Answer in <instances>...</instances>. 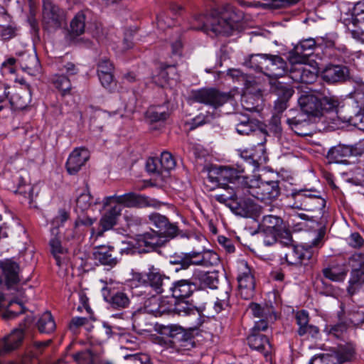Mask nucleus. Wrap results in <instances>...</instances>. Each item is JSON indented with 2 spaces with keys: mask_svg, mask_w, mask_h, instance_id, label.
Returning a JSON list of instances; mask_svg holds the SVG:
<instances>
[{
  "mask_svg": "<svg viewBox=\"0 0 364 364\" xmlns=\"http://www.w3.org/2000/svg\"><path fill=\"white\" fill-rule=\"evenodd\" d=\"M149 220L150 224L157 229L156 232L168 238H173L178 234V226L175 223H170L164 215L156 213H151L149 215Z\"/></svg>",
  "mask_w": 364,
  "mask_h": 364,
  "instance_id": "412c9836",
  "label": "nucleus"
},
{
  "mask_svg": "<svg viewBox=\"0 0 364 364\" xmlns=\"http://www.w3.org/2000/svg\"><path fill=\"white\" fill-rule=\"evenodd\" d=\"M230 306V287L221 293L214 303L213 309L217 314L226 310Z\"/></svg>",
  "mask_w": 364,
  "mask_h": 364,
  "instance_id": "864d4df0",
  "label": "nucleus"
},
{
  "mask_svg": "<svg viewBox=\"0 0 364 364\" xmlns=\"http://www.w3.org/2000/svg\"><path fill=\"white\" fill-rule=\"evenodd\" d=\"M248 309L255 317L260 318H264L266 319H270L271 321L276 319L274 309L272 306L265 305L262 306L257 303H251L249 305Z\"/></svg>",
  "mask_w": 364,
  "mask_h": 364,
  "instance_id": "c03bdc74",
  "label": "nucleus"
},
{
  "mask_svg": "<svg viewBox=\"0 0 364 364\" xmlns=\"http://www.w3.org/2000/svg\"><path fill=\"white\" fill-rule=\"evenodd\" d=\"M237 279L240 294L244 299H248L253 295L255 287V278L252 269L245 260H241L237 262Z\"/></svg>",
  "mask_w": 364,
  "mask_h": 364,
  "instance_id": "4468645a",
  "label": "nucleus"
},
{
  "mask_svg": "<svg viewBox=\"0 0 364 364\" xmlns=\"http://www.w3.org/2000/svg\"><path fill=\"white\" fill-rule=\"evenodd\" d=\"M276 92L278 95V99L288 101L293 95L294 91L289 85L278 82L276 85Z\"/></svg>",
  "mask_w": 364,
  "mask_h": 364,
  "instance_id": "052dcab7",
  "label": "nucleus"
},
{
  "mask_svg": "<svg viewBox=\"0 0 364 364\" xmlns=\"http://www.w3.org/2000/svg\"><path fill=\"white\" fill-rule=\"evenodd\" d=\"M102 293L105 300L113 309L122 310L128 308L130 304V299L124 291H115L105 287L102 289Z\"/></svg>",
  "mask_w": 364,
  "mask_h": 364,
  "instance_id": "5701e85b",
  "label": "nucleus"
},
{
  "mask_svg": "<svg viewBox=\"0 0 364 364\" xmlns=\"http://www.w3.org/2000/svg\"><path fill=\"white\" fill-rule=\"evenodd\" d=\"M58 70L62 74L55 75L52 78V82L55 87L61 92L62 95H68L72 89V85L70 80L64 73L68 75H74L77 73L78 69L73 63L67 62L60 64Z\"/></svg>",
  "mask_w": 364,
  "mask_h": 364,
  "instance_id": "f3484780",
  "label": "nucleus"
},
{
  "mask_svg": "<svg viewBox=\"0 0 364 364\" xmlns=\"http://www.w3.org/2000/svg\"><path fill=\"white\" fill-rule=\"evenodd\" d=\"M133 280L139 284L134 294L136 296H145L146 297L152 292L156 294L164 293V288L170 278L166 276L159 268L153 264H149L147 272L134 273Z\"/></svg>",
  "mask_w": 364,
  "mask_h": 364,
  "instance_id": "7ed1b4c3",
  "label": "nucleus"
},
{
  "mask_svg": "<svg viewBox=\"0 0 364 364\" xmlns=\"http://www.w3.org/2000/svg\"><path fill=\"white\" fill-rule=\"evenodd\" d=\"M159 294L151 293L149 296H141L144 301L143 309L145 313L156 317L168 315L178 311L175 301L169 297H159Z\"/></svg>",
  "mask_w": 364,
  "mask_h": 364,
  "instance_id": "1a4fd4ad",
  "label": "nucleus"
},
{
  "mask_svg": "<svg viewBox=\"0 0 364 364\" xmlns=\"http://www.w3.org/2000/svg\"><path fill=\"white\" fill-rule=\"evenodd\" d=\"M243 18V13L230 4L223 5L220 8L211 11L210 15L194 16L191 28L210 31L215 35H229L235 28L236 23Z\"/></svg>",
  "mask_w": 364,
  "mask_h": 364,
  "instance_id": "f257e3e1",
  "label": "nucleus"
},
{
  "mask_svg": "<svg viewBox=\"0 0 364 364\" xmlns=\"http://www.w3.org/2000/svg\"><path fill=\"white\" fill-rule=\"evenodd\" d=\"M167 238L168 237L156 230H151V231L138 235L136 237V241L139 246H144L146 247L154 249L156 247L163 245Z\"/></svg>",
  "mask_w": 364,
  "mask_h": 364,
  "instance_id": "c756f323",
  "label": "nucleus"
},
{
  "mask_svg": "<svg viewBox=\"0 0 364 364\" xmlns=\"http://www.w3.org/2000/svg\"><path fill=\"white\" fill-rule=\"evenodd\" d=\"M363 152L364 141H360L353 146L339 144L329 149L327 158L330 162L343 163L346 158L359 156Z\"/></svg>",
  "mask_w": 364,
  "mask_h": 364,
  "instance_id": "dca6fc26",
  "label": "nucleus"
},
{
  "mask_svg": "<svg viewBox=\"0 0 364 364\" xmlns=\"http://www.w3.org/2000/svg\"><path fill=\"white\" fill-rule=\"evenodd\" d=\"M245 191L259 200L265 201L278 198L281 189L278 181H262L259 179L252 178Z\"/></svg>",
  "mask_w": 364,
  "mask_h": 364,
  "instance_id": "9d476101",
  "label": "nucleus"
},
{
  "mask_svg": "<svg viewBox=\"0 0 364 364\" xmlns=\"http://www.w3.org/2000/svg\"><path fill=\"white\" fill-rule=\"evenodd\" d=\"M326 234L324 228H320L316 233V237L309 245H290L282 257L289 265L308 266L316 262L314 248L321 247L323 245V238Z\"/></svg>",
  "mask_w": 364,
  "mask_h": 364,
  "instance_id": "39448f33",
  "label": "nucleus"
},
{
  "mask_svg": "<svg viewBox=\"0 0 364 364\" xmlns=\"http://www.w3.org/2000/svg\"><path fill=\"white\" fill-rule=\"evenodd\" d=\"M85 15L83 12H78L72 19L70 24V34L73 37L82 35L85 32Z\"/></svg>",
  "mask_w": 364,
  "mask_h": 364,
  "instance_id": "de8ad7c7",
  "label": "nucleus"
},
{
  "mask_svg": "<svg viewBox=\"0 0 364 364\" xmlns=\"http://www.w3.org/2000/svg\"><path fill=\"white\" fill-rule=\"evenodd\" d=\"M355 348L351 343L340 345L334 355L338 358V362L341 364L345 362L351 361L355 357Z\"/></svg>",
  "mask_w": 364,
  "mask_h": 364,
  "instance_id": "09e8293b",
  "label": "nucleus"
},
{
  "mask_svg": "<svg viewBox=\"0 0 364 364\" xmlns=\"http://www.w3.org/2000/svg\"><path fill=\"white\" fill-rule=\"evenodd\" d=\"M290 61L293 64L290 69V77L293 80L310 84L316 80V73L311 71L306 65H304V61H299L292 57Z\"/></svg>",
  "mask_w": 364,
  "mask_h": 364,
  "instance_id": "b1692460",
  "label": "nucleus"
},
{
  "mask_svg": "<svg viewBox=\"0 0 364 364\" xmlns=\"http://www.w3.org/2000/svg\"><path fill=\"white\" fill-rule=\"evenodd\" d=\"M202 252L203 267L216 266L220 263V257L213 250H204Z\"/></svg>",
  "mask_w": 364,
  "mask_h": 364,
  "instance_id": "6e6d98bb",
  "label": "nucleus"
},
{
  "mask_svg": "<svg viewBox=\"0 0 364 364\" xmlns=\"http://www.w3.org/2000/svg\"><path fill=\"white\" fill-rule=\"evenodd\" d=\"M309 194V190H299L292 192L289 198L293 200V203L289 206L292 208L304 210V205L307 203Z\"/></svg>",
  "mask_w": 364,
  "mask_h": 364,
  "instance_id": "8fccbe9b",
  "label": "nucleus"
},
{
  "mask_svg": "<svg viewBox=\"0 0 364 364\" xmlns=\"http://www.w3.org/2000/svg\"><path fill=\"white\" fill-rule=\"evenodd\" d=\"M168 117L169 113L164 106H152L146 112V117L151 122H164Z\"/></svg>",
  "mask_w": 364,
  "mask_h": 364,
  "instance_id": "a18cd8bd",
  "label": "nucleus"
},
{
  "mask_svg": "<svg viewBox=\"0 0 364 364\" xmlns=\"http://www.w3.org/2000/svg\"><path fill=\"white\" fill-rule=\"evenodd\" d=\"M309 364H339L333 354H320L311 358Z\"/></svg>",
  "mask_w": 364,
  "mask_h": 364,
  "instance_id": "bf43d9fd",
  "label": "nucleus"
},
{
  "mask_svg": "<svg viewBox=\"0 0 364 364\" xmlns=\"http://www.w3.org/2000/svg\"><path fill=\"white\" fill-rule=\"evenodd\" d=\"M14 186L12 188L15 193L23 196L25 198L28 199L29 203L33 200V188L31 184L26 183L25 178L19 173L12 176Z\"/></svg>",
  "mask_w": 364,
  "mask_h": 364,
  "instance_id": "4c0bfd02",
  "label": "nucleus"
},
{
  "mask_svg": "<svg viewBox=\"0 0 364 364\" xmlns=\"http://www.w3.org/2000/svg\"><path fill=\"white\" fill-rule=\"evenodd\" d=\"M170 262L173 264L181 265L180 269H186L189 267L188 252L181 253L171 257Z\"/></svg>",
  "mask_w": 364,
  "mask_h": 364,
  "instance_id": "69168bd1",
  "label": "nucleus"
},
{
  "mask_svg": "<svg viewBox=\"0 0 364 364\" xmlns=\"http://www.w3.org/2000/svg\"><path fill=\"white\" fill-rule=\"evenodd\" d=\"M200 285L209 289H216L219 282L217 274L215 272H200L198 275Z\"/></svg>",
  "mask_w": 364,
  "mask_h": 364,
  "instance_id": "3c124183",
  "label": "nucleus"
},
{
  "mask_svg": "<svg viewBox=\"0 0 364 364\" xmlns=\"http://www.w3.org/2000/svg\"><path fill=\"white\" fill-rule=\"evenodd\" d=\"M210 171L205 179V184L209 183L213 185L210 188L213 189L215 186L220 185H226V183H230L234 185L232 186L235 188L237 187L247 186L250 183V178L244 175L245 170L241 166L235 168L231 166H220ZM230 187L227 186L224 187L225 191Z\"/></svg>",
  "mask_w": 364,
  "mask_h": 364,
  "instance_id": "0eeeda50",
  "label": "nucleus"
},
{
  "mask_svg": "<svg viewBox=\"0 0 364 364\" xmlns=\"http://www.w3.org/2000/svg\"><path fill=\"white\" fill-rule=\"evenodd\" d=\"M16 62L14 58H9L5 60L1 67V72L3 75H12L16 71Z\"/></svg>",
  "mask_w": 364,
  "mask_h": 364,
  "instance_id": "0e129e2a",
  "label": "nucleus"
},
{
  "mask_svg": "<svg viewBox=\"0 0 364 364\" xmlns=\"http://www.w3.org/2000/svg\"><path fill=\"white\" fill-rule=\"evenodd\" d=\"M42 25L49 31L60 28L65 23V12L50 0H43Z\"/></svg>",
  "mask_w": 364,
  "mask_h": 364,
  "instance_id": "9b49d317",
  "label": "nucleus"
},
{
  "mask_svg": "<svg viewBox=\"0 0 364 364\" xmlns=\"http://www.w3.org/2000/svg\"><path fill=\"white\" fill-rule=\"evenodd\" d=\"M94 259L102 265L115 266L118 259L114 255V247H100L93 253Z\"/></svg>",
  "mask_w": 364,
  "mask_h": 364,
  "instance_id": "58836bf2",
  "label": "nucleus"
},
{
  "mask_svg": "<svg viewBox=\"0 0 364 364\" xmlns=\"http://www.w3.org/2000/svg\"><path fill=\"white\" fill-rule=\"evenodd\" d=\"M176 73V68L172 65L161 66L157 74L152 77L153 82L159 87H165L168 84L171 75Z\"/></svg>",
  "mask_w": 364,
  "mask_h": 364,
  "instance_id": "37998d69",
  "label": "nucleus"
},
{
  "mask_svg": "<svg viewBox=\"0 0 364 364\" xmlns=\"http://www.w3.org/2000/svg\"><path fill=\"white\" fill-rule=\"evenodd\" d=\"M49 246L56 264L60 267L66 261L67 249L62 246L60 240L57 237H53L50 240Z\"/></svg>",
  "mask_w": 364,
  "mask_h": 364,
  "instance_id": "79ce46f5",
  "label": "nucleus"
},
{
  "mask_svg": "<svg viewBox=\"0 0 364 364\" xmlns=\"http://www.w3.org/2000/svg\"><path fill=\"white\" fill-rule=\"evenodd\" d=\"M10 103L16 109H23L31 102V91L28 85L26 89L20 88L11 93Z\"/></svg>",
  "mask_w": 364,
  "mask_h": 364,
  "instance_id": "e433bc0d",
  "label": "nucleus"
},
{
  "mask_svg": "<svg viewBox=\"0 0 364 364\" xmlns=\"http://www.w3.org/2000/svg\"><path fill=\"white\" fill-rule=\"evenodd\" d=\"M74 360L77 364H92V355L88 351H82L73 355Z\"/></svg>",
  "mask_w": 364,
  "mask_h": 364,
  "instance_id": "338daca9",
  "label": "nucleus"
},
{
  "mask_svg": "<svg viewBox=\"0 0 364 364\" xmlns=\"http://www.w3.org/2000/svg\"><path fill=\"white\" fill-rule=\"evenodd\" d=\"M90 158L88 151L85 148H76L66 161L67 171L70 175L76 174Z\"/></svg>",
  "mask_w": 364,
  "mask_h": 364,
  "instance_id": "393cba45",
  "label": "nucleus"
},
{
  "mask_svg": "<svg viewBox=\"0 0 364 364\" xmlns=\"http://www.w3.org/2000/svg\"><path fill=\"white\" fill-rule=\"evenodd\" d=\"M236 120L237 121L235 124L237 132L241 135H249L253 133L259 136L260 141L257 142V146L263 152L264 144L266 142V133L260 129L259 122L244 114H236Z\"/></svg>",
  "mask_w": 364,
  "mask_h": 364,
  "instance_id": "ddd939ff",
  "label": "nucleus"
},
{
  "mask_svg": "<svg viewBox=\"0 0 364 364\" xmlns=\"http://www.w3.org/2000/svg\"><path fill=\"white\" fill-rule=\"evenodd\" d=\"M123 205L127 208H143L146 207L159 208L161 202L141 194L129 192L123 195L106 196L102 200V207L106 208L112 205Z\"/></svg>",
  "mask_w": 364,
  "mask_h": 364,
  "instance_id": "6e6552de",
  "label": "nucleus"
},
{
  "mask_svg": "<svg viewBox=\"0 0 364 364\" xmlns=\"http://www.w3.org/2000/svg\"><path fill=\"white\" fill-rule=\"evenodd\" d=\"M171 337L172 346L177 351L189 350L193 346L191 338L181 328L172 330Z\"/></svg>",
  "mask_w": 364,
  "mask_h": 364,
  "instance_id": "c9c22d12",
  "label": "nucleus"
},
{
  "mask_svg": "<svg viewBox=\"0 0 364 364\" xmlns=\"http://www.w3.org/2000/svg\"><path fill=\"white\" fill-rule=\"evenodd\" d=\"M301 111L309 117H321L325 113L337 112L341 101L329 92L314 91L298 99Z\"/></svg>",
  "mask_w": 364,
  "mask_h": 364,
  "instance_id": "f03ea898",
  "label": "nucleus"
},
{
  "mask_svg": "<svg viewBox=\"0 0 364 364\" xmlns=\"http://www.w3.org/2000/svg\"><path fill=\"white\" fill-rule=\"evenodd\" d=\"M348 326L345 322H340L335 325H327L324 331L329 335L340 338L343 334L347 331Z\"/></svg>",
  "mask_w": 364,
  "mask_h": 364,
  "instance_id": "5fc2aeb1",
  "label": "nucleus"
},
{
  "mask_svg": "<svg viewBox=\"0 0 364 364\" xmlns=\"http://www.w3.org/2000/svg\"><path fill=\"white\" fill-rule=\"evenodd\" d=\"M0 271L8 289L14 288L20 282V266L13 259L1 260Z\"/></svg>",
  "mask_w": 364,
  "mask_h": 364,
  "instance_id": "6ab92c4d",
  "label": "nucleus"
},
{
  "mask_svg": "<svg viewBox=\"0 0 364 364\" xmlns=\"http://www.w3.org/2000/svg\"><path fill=\"white\" fill-rule=\"evenodd\" d=\"M246 186L228 187L225 193L216 194L215 199L225 205L228 206L233 213L242 217H251L257 210L256 205L247 197L251 196L250 193L245 191Z\"/></svg>",
  "mask_w": 364,
  "mask_h": 364,
  "instance_id": "20e7f679",
  "label": "nucleus"
},
{
  "mask_svg": "<svg viewBox=\"0 0 364 364\" xmlns=\"http://www.w3.org/2000/svg\"><path fill=\"white\" fill-rule=\"evenodd\" d=\"M318 38H307L301 41L290 53V60L292 57L299 61H305L307 57L313 53L314 49L323 50V44L318 43Z\"/></svg>",
  "mask_w": 364,
  "mask_h": 364,
  "instance_id": "4be33fe9",
  "label": "nucleus"
},
{
  "mask_svg": "<svg viewBox=\"0 0 364 364\" xmlns=\"http://www.w3.org/2000/svg\"><path fill=\"white\" fill-rule=\"evenodd\" d=\"M242 106L246 110L259 112L262 109L263 99L259 89L251 93L247 89L242 97Z\"/></svg>",
  "mask_w": 364,
  "mask_h": 364,
  "instance_id": "2f4dec72",
  "label": "nucleus"
},
{
  "mask_svg": "<svg viewBox=\"0 0 364 364\" xmlns=\"http://www.w3.org/2000/svg\"><path fill=\"white\" fill-rule=\"evenodd\" d=\"M122 210L120 205H114L105 212L100 219L101 230L96 233L97 237L102 236L104 232L111 230L117 224Z\"/></svg>",
  "mask_w": 364,
  "mask_h": 364,
  "instance_id": "cd10ccee",
  "label": "nucleus"
},
{
  "mask_svg": "<svg viewBox=\"0 0 364 364\" xmlns=\"http://www.w3.org/2000/svg\"><path fill=\"white\" fill-rule=\"evenodd\" d=\"M296 324L299 326L297 331L300 336H310L313 338L318 336L319 329L317 326L309 323V313L305 311H299L296 314Z\"/></svg>",
  "mask_w": 364,
  "mask_h": 364,
  "instance_id": "c85d7f7f",
  "label": "nucleus"
},
{
  "mask_svg": "<svg viewBox=\"0 0 364 364\" xmlns=\"http://www.w3.org/2000/svg\"><path fill=\"white\" fill-rule=\"evenodd\" d=\"M336 35H326L318 38V43L323 44L324 55L332 60H343L348 53L345 45L338 44Z\"/></svg>",
  "mask_w": 364,
  "mask_h": 364,
  "instance_id": "a211bd4d",
  "label": "nucleus"
},
{
  "mask_svg": "<svg viewBox=\"0 0 364 364\" xmlns=\"http://www.w3.org/2000/svg\"><path fill=\"white\" fill-rule=\"evenodd\" d=\"M95 321L94 317L90 315L87 317H80L76 316L72 318L69 323V329L73 332L75 333L77 330L82 326H85L87 330L90 331L92 326L91 324V321Z\"/></svg>",
  "mask_w": 364,
  "mask_h": 364,
  "instance_id": "603ef678",
  "label": "nucleus"
},
{
  "mask_svg": "<svg viewBox=\"0 0 364 364\" xmlns=\"http://www.w3.org/2000/svg\"><path fill=\"white\" fill-rule=\"evenodd\" d=\"M287 123L291 129L299 136H305L311 134L309 120L303 114L287 119Z\"/></svg>",
  "mask_w": 364,
  "mask_h": 364,
  "instance_id": "72a5a7b5",
  "label": "nucleus"
},
{
  "mask_svg": "<svg viewBox=\"0 0 364 364\" xmlns=\"http://www.w3.org/2000/svg\"><path fill=\"white\" fill-rule=\"evenodd\" d=\"M321 77L328 84L343 82L350 77L348 67L342 65L328 64L321 71Z\"/></svg>",
  "mask_w": 364,
  "mask_h": 364,
  "instance_id": "aec40b11",
  "label": "nucleus"
},
{
  "mask_svg": "<svg viewBox=\"0 0 364 364\" xmlns=\"http://www.w3.org/2000/svg\"><path fill=\"white\" fill-rule=\"evenodd\" d=\"M285 223L281 217L274 215H265L258 225V232L266 235L264 242L266 245L274 244L278 237V233L284 228Z\"/></svg>",
  "mask_w": 364,
  "mask_h": 364,
  "instance_id": "f8f14e48",
  "label": "nucleus"
},
{
  "mask_svg": "<svg viewBox=\"0 0 364 364\" xmlns=\"http://www.w3.org/2000/svg\"><path fill=\"white\" fill-rule=\"evenodd\" d=\"M159 159L161 168L164 171H169L176 166V161L173 156L168 151H164Z\"/></svg>",
  "mask_w": 364,
  "mask_h": 364,
  "instance_id": "13d9d810",
  "label": "nucleus"
},
{
  "mask_svg": "<svg viewBox=\"0 0 364 364\" xmlns=\"http://www.w3.org/2000/svg\"><path fill=\"white\" fill-rule=\"evenodd\" d=\"M18 62L22 70L31 75H36L41 70V64L36 53H23Z\"/></svg>",
  "mask_w": 364,
  "mask_h": 364,
  "instance_id": "f704fd0d",
  "label": "nucleus"
},
{
  "mask_svg": "<svg viewBox=\"0 0 364 364\" xmlns=\"http://www.w3.org/2000/svg\"><path fill=\"white\" fill-rule=\"evenodd\" d=\"M197 284L191 279H180L171 284L169 290L173 300L188 298L197 289ZM176 302V301H174Z\"/></svg>",
  "mask_w": 364,
  "mask_h": 364,
  "instance_id": "a878e982",
  "label": "nucleus"
},
{
  "mask_svg": "<svg viewBox=\"0 0 364 364\" xmlns=\"http://www.w3.org/2000/svg\"><path fill=\"white\" fill-rule=\"evenodd\" d=\"M307 203L304 205L305 211L323 210L326 206V201L321 197L320 192L316 190H309Z\"/></svg>",
  "mask_w": 364,
  "mask_h": 364,
  "instance_id": "a19ab883",
  "label": "nucleus"
},
{
  "mask_svg": "<svg viewBox=\"0 0 364 364\" xmlns=\"http://www.w3.org/2000/svg\"><path fill=\"white\" fill-rule=\"evenodd\" d=\"M353 16L352 23L347 26V30L350 36L357 41L364 43V28H356L354 21L364 23V0L357 2L353 7Z\"/></svg>",
  "mask_w": 364,
  "mask_h": 364,
  "instance_id": "bb28decb",
  "label": "nucleus"
},
{
  "mask_svg": "<svg viewBox=\"0 0 364 364\" xmlns=\"http://www.w3.org/2000/svg\"><path fill=\"white\" fill-rule=\"evenodd\" d=\"M249 346L267 357L272 352V346L268 338L262 333H250L247 337Z\"/></svg>",
  "mask_w": 364,
  "mask_h": 364,
  "instance_id": "7c9ffc66",
  "label": "nucleus"
},
{
  "mask_svg": "<svg viewBox=\"0 0 364 364\" xmlns=\"http://www.w3.org/2000/svg\"><path fill=\"white\" fill-rule=\"evenodd\" d=\"M91 205V196L89 193H81L76 200V208L83 212L87 210Z\"/></svg>",
  "mask_w": 364,
  "mask_h": 364,
  "instance_id": "e2e57ef3",
  "label": "nucleus"
},
{
  "mask_svg": "<svg viewBox=\"0 0 364 364\" xmlns=\"http://www.w3.org/2000/svg\"><path fill=\"white\" fill-rule=\"evenodd\" d=\"M347 264L351 268V270L364 271V254L355 253L352 255L348 259Z\"/></svg>",
  "mask_w": 364,
  "mask_h": 364,
  "instance_id": "4d7b16f0",
  "label": "nucleus"
},
{
  "mask_svg": "<svg viewBox=\"0 0 364 364\" xmlns=\"http://www.w3.org/2000/svg\"><path fill=\"white\" fill-rule=\"evenodd\" d=\"M146 168L149 173L156 175H161L164 171L162 168H161L159 159L154 157H151L147 159Z\"/></svg>",
  "mask_w": 364,
  "mask_h": 364,
  "instance_id": "680f3d73",
  "label": "nucleus"
},
{
  "mask_svg": "<svg viewBox=\"0 0 364 364\" xmlns=\"http://www.w3.org/2000/svg\"><path fill=\"white\" fill-rule=\"evenodd\" d=\"M277 240H280V242L287 246V247L292 244L293 240L290 230L287 228L286 225L283 230L278 233Z\"/></svg>",
  "mask_w": 364,
  "mask_h": 364,
  "instance_id": "774afa93",
  "label": "nucleus"
},
{
  "mask_svg": "<svg viewBox=\"0 0 364 364\" xmlns=\"http://www.w3.org/2000/svg\"><path fill=\"white\" fill-rule=\"evenodd\" d=\"M246 65L269 78L283 77L288 71L287 63L278 55L254 54L250 56Z\"/></svg>",
  "mask_w": 364,
  "mask_h": 364,
  "instance_id": "423d86ee",
  "label": "nucleus"
},
{
  "mask_svg": "<svg viewBox=\"0 0 364 364\" xmlns=\"http://www.w3.org/2000/svg\"><path fill=\"white\" fill-rule=\"evenodd\" d=\"M37 328L41 333L49 334L55 331L56 324L49 311L43 313L38 318Z\"/></svg>",
  "mask_w": 364,
  "mask_h": 364,
  "instance_id": "49530a36",
  "label": "nucleus"
},
{
  "mask_svg": "<svg viewBox=\"0 0 364 364\" xmlns=\"http://www.w3.org/2000/svg\"><path fill=\"white\" fill-rule=\"evenodd\" d=\"M364 284V271L351 270L346 288L347 293L352 296L357 294Z\"/></svg>",
  "mask_w": 364,
  "mask_h": 364,
  "instance_id": "ea45409f",
  "label": "nucleus"
},
{
  "mask_svg": "<svg viewBox=\"0 0 364 364\" xmlns=\"http://www.w3.org/2000/svg\"><path fill=\"white\" fill-rule=\"evenodd\" d=\"M348 269L346 264H331L322 269V274L324 278L338 283H342L345 281Z\"/></svg>",
  "mask_w": 364,
  "mask_h": 364,
  "instance_id": "473e14b6",
  "label": "nucleus"
},
{
  "mask_svg": "<svg viewBox=\"0 0 364 364\" xmlns=\"http://www.w3.org/2000/svg\"><path fill=\"white\" fill-rule=\"evenodd\" d=\"M229 98V95L213 88L200 89L192 92V99L194 102L203 103L213 108L221 107L228 102Z\"/></svg>",
  "mask_w": 364,
  "mask_h": 364,
  "instance_id": "2eb2a0df",
  "label": "nucleus"
}]
</instances>
